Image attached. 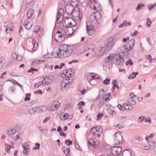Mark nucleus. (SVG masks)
<instances>
[{
  "mask_svg": "<svg viewBox=\"0 0 156 156\" xmlns=\"http://www.w3.org/2000/svg\"><path fill=\"white\" fill-rule=\"evenodd\" d=\"M70 15L78 21L81 20L82 16L80 12L79 9L77 7L75 8V9Z\"/></svg>",
  "mask_w": 156,
  "mask_h": 156,
  "instance_id": "1a4fd4ad",
  "label": "nucleus"
},
{
  "mask_svg": "<svg viewBox=\"0 0 156 156\" xmlns=\"http://www.w3.org/2000/svg\"><path fill=\"white\" fill-rule=\"evenodd\" d=\"M34 10L32 9H30L29 10L28 12H27V17L28 18H30L34 14Z\"/></svg>",
  "mask_w": 156,
  "mask_h": 156,
  "instance_id": "7c9ffc66",
  "label": "nucleus"
},
{
  "mask_svg": "<svg viewBox=\"0 0 156 156\" xmlns=\"http://www.w3.org/2000/svg\"><path fill=\"white\" fill-rule=\"evenodd\" d=\"M18 56V55L15 52L13 53L12 54V58L14 60H16L17 57Z\"/></svg>",
  "mask_w": 156,
  "mask_h": 156,
  "instance_id": "bf43d9fd",
  "label": "nucleus"
},
{
  "mask_svg": "<svg viewBox=\"0 0 156 156\" xmlns=\"http://www.w3.org/2000/svg\"><path fill=\"white\" fill-rule=\"evenodd\" d=\"M128 102L129 104L132 105H134L135 104V101L132 98H129L128 99Z\"/></svg>",
  "mask_w": 156,
  "mask_h": 156,
  "instance_id": "a19ab883",
  "label": "nucleus"
},
{
  "mask_svg": "<svg viewBox=\"0 0 156 156\" xmlns=\"http://www.w3.org/2000/svg\"><path fill=\"white\" fill-rule=\"evenodd\" d=\"M60 103L58 101H54L51 103L50 106L47 108V109L51 112L54 111L57 109Z\"/></svg>",
  "mask_w": 156,
  "mask_h": 156,
  "instance_id": "f8f14e48",
  "label": "nucleus"
},
{
  "mask_svg": "<svg viewBox=\"0 0 156 156\" xmlns=\"http://www.w3.org/2000/svg\"><path fill=\"white\" fill-rule=\"evenodd\" d=\"M138 74V73L137 72H133L132 73L131 75H129L128 76V78L129 79H133L134 78L136 77V76Z\"/></svg>",
  "mask_w": 156,
  "mask_h": 156,
  "instance_id": "2f4dec72",
  "label": "nucleus"
},
{
  "mask_svg": "<svg viewBox=\"0 0 156 156\" xmlns=\"http://www.w3.org/2000/svg\"><path fill=\"white\" fill-rule=\"evenodd\" d=\"M131 152L129 150H125L123 151L122 155L123 156H131Z\"/></svg>",
  "mask_w": 156,
  "mask_h": 156,
  "instance_id": "cd10ccee",
  "label": "nucleus"
},
{
  "mask_svg": "<svg viewBox=\"0 0 156 156\" xmlns=\"http://www.w3.org/2000/svg\"><path fill=\"white\" fill-rule=\"evenodd\" d=\"M155 141L154 140H151L148 142V143L150 147H154L155 146Z\"/></svg>",
  "mask_w": 156,
  "mask_h": 156,
  "instance_id": "37998d69",
  "label": "nucleus"
},
{
  "mask_svg": "<svg viewBox=\"0 0 156 156\" xmlns=\"http://www.w3.org/2000/svg\"><path fill=\"white\" fill-rule=\"evenodd\" d=\"M76 24V23L74 21V23L73 22H72V23H69L68 24V26L67 27V32L66 35H70L75 31V28ZM76 28V27L75 28Z\"/></svg>",
  "mask_w": 156,
  "mask_h": 156,
  "instance_id": "9b49d317",
  "label": "nucleus"
},
{
  "mask_svg": "<svg viewBox=\"0 0 156 156\" xmlns=\"http://www.w3.org/2000/svg\"><path fill=\"white\" fill-rule=\"evenodd\" d=\"M43 81L45 85H48L51 82L52 78L51 77L46 76L44 78Z\"/></svg>",
  "mask_w": 156,
  "mask_h": 156,
  "instance_id": "412c9836",
  "label": "nucleus"
},
{
  "mask_svg": "<svg viewBox=\"0 0 156 156\" xmlns=\"http://www.w3.org/2000/svg\"><path fill=\"white\" fill-rule=\"evenodd\" d=\"M43 62V60H37L33 61L31 63V66H35L37 64L41 63Z\"/></svg>",
  "mask_w": 156,
  "mask_h": 156,
  "instance_id": "c756f323",
  "label": "nucleus"
},
{
  "mask_svg": "<svg viewBox=\"0 0 156 156\" xmlns=\"http://www.w3.org/2000/svg\"><path fill=\"white\" fill-rule=\"evenodd\" d=\"M145 6V5L144 4L140 3L138 4L136 8V10L137 11H139L140 9H142V7H144Z\"/></svg>",
  "mask_w": 156,
  "mask_h": 156,
  "instance_id": "4c0bfd02",
  "label": "nucleus"
},
{
  "mask_svg": "<svg viewBox=\"0 0 156 156\" xmlns=\"http://www.w3.org/2000/svg\"><path fill=\"white\" fill-rule=\"evenodd\" d=\"M134 44L135 41L133 39L129 41L127 43L124 45L123 49L121 51L122 56L124 57H126L129 55L130 51L133 48Z\"/></svg>",
  "mask_w": 156,
  "mask_h": 156,
  "instance_id": "7ed1b4c3",
  "label": "nucleus"
},
{
  "mask_svg": "<svg viewBox=\"0 0 156 156\" xmlns=\"http://www.w3.org/2000/svg\"><path fill=\"white\" fill-rule=\"evenodd\" d=\"M16 130L14 128H12L10 130H8L6 132V133L9 135L11 137H12V135L16 133Z\"/></svg>",
  "mask_w": 156,
  "mask_h": 156,
  "instance_id": "4be33fe9",
  "label": "nucleus"
},
{
  "mask_svg": "<svg viewBox=\"0 0 156 156\" xmlns=\"http://www.w3.org/2000/svg\"><path fill=\"white\" fill-rule=\"evenodd\" d=\"M32 25V23L30 22L29 19L26 20L24 22V25L25 28L27 29H30L31 28Z\"/></svg>",
  "mask_w": 156,
  "mask_h": 156,
  "instance_id": "aec40b11",
  "label": "nucleus"
},
{
  "mask_svg": "<svg viewBox=\"0 0 156 156\" xmlns=\"http://www.w3.org/2000/svg\"><path fill=\"white\" fill-rule=\"evenodd\" d=\"M34 32L36 33H37L38 32L41 31L43 30V28L38 26H36L34 27Z\"/></svg>",
  "mask_w": 156,
  "mask_h": 156,
  "instance_id": "a878e982",
  "label": "nucleus"
},
{
  "mask_svg": "<svg viewBox=\"0 0 156 156\" xmlns=\"http://www.w3.org/2000/svg\"><path fill=\"white\" fill-rule=\"evenodd\" d=\"M9 94H12L16 91L15 87H9L8 89Z\"/></svg>",
  "mask_w": 156,
  "mask_h": 156,
  "instance_id": "72a5a7b5",
  "label": "nucleus"
},
{
  "mask_svg": "<svg viewBox=\"0 0 156 156\" xmlns=\"http://www.w3.org/2000/svg\"><path fill=\"white\" fill-rule=\"evenodd\" d=\"M72 52L70 46L65 44H61L59 46V50L56 52L57 56L59 58H64L69 56Z\"/></svg>",
  "mask_w": 156,
  "mask_h": 156,
  "instance_id": "f257e3e1",
  "label": "nucleus"
},
{
  "mask_svg": "<svg viewBox=\"0 0 156 156\" xmlns=\"http://www.w3.org/2000/svg\"><path fill=\"white\" fill-rule=\"evenodd\" d=\"M75 9V8L74 7L73 5H67L65 6L66 11L70 15L71 14Z\"/></svg>",
  "mask_w": 156,
  "mask_h": 156,
  "instance_id": "dca6fc26",
  "label": "nucleus"
},
{
  "mask_svg": "<svg viewBox=\"0 0 156 156\" xmlns=\"http://www.w3.org/2000/svg\"><path fill=\"white\" fill-rule=\"evenodd\" d=\"M93 79H100V76L97 74H95L94 73H93Z\"/></svg>",
  "mask_w": 156,
  "mask_h": 156,
  "instance_id": "e2e57ef3",
  "label": "nucleus"
},
{
  "mask_svg": "<svg viewBox=\"0 0 156 156\" xmlns=\"http://www.w3.org/2000/svg\"><path fill=\"white\" fill-rule=\"evenodd\" d=\"M5 59L3 57H0V69H1L3 65L5 63Z\"/></svg>",
  "mask_w": 156,
  "mask_h": 156,
  "instance_id": "bb28decb",
  "label": "nucleus"
},
{
  "mask_svg": "<svg viewBox=\"0 0 156 156\" xmlns=\"http://www.w3.org/2000/svg\"><path fill=\"white\" fill-rule=\"evenodd\" d=\"M34 94H38L39 93H40L41 94H42V91L41 90H36L34 92Z\"/></svg>",
  "mask_w": 156,
  "mask_h": 156,
  "instance_id": "338daca9",
  "label": "nucleus"
},
{
  "mask_svg": "<svg viewBox=\"0 0 156 156\" xmlns=\"http://www.w3.org/2000/svg\"><path fill=\"white\" fill-rule=\"evenodd\" d=\"M35 146L36 147H34L33 149L34 150H38L40 148V145L39 143H36L35 144Z\"/></svg>",
  "mask_w": 156,
  "mask_h": 156,
  "instance_id": "4d7b16f0",
  "label": "nucleus"
},
{
  "mask_svg": "<svg viewBox=\"0 0 156 156\" xmlns=\"http://www.w3.org/2000/svg\"><path fill=\"white\" fill-rule=\"evenodd\" d=\"M65 143L67 146H69L70 145L72 144V142L71 140L67 139L65 140Z\"/></svg>",
  "mask_w": 156,
  "mask_h": 156,
  "instance_id": "a18cd8bd",
  "label": "nucleus"
},
{
  "mask_svg": "<svg viewBox=\"0 0 156 156\" xmlns=\"http://www.w3.org/2000/svg\"><path fill=\"white\" fill-rule=\"evenodd\" d=\"M45 86L43 81H41L35 84V87L36 88H41Z\"/></svg>",
  "mask_w": 156,
  "mask_h": 156,
  "instance_id": "393cba45",
  "label": "nucleus"
},
{
  "mask_svg": "<svg viewBox=\"0 0 156 156\" xmlns=\"http://www.w3.org/2000/svg\"><path fill=\"white\" fill-rule=\"evenodd\" d=\"M29 144L27 143H25L22 144V147L23 148V153L25 155H28L29 154V149L28 147Z\"/></svg>",
  "mask_w": 156,
  "mask_h": 156,
  "instance_id": "f3484780",
  "label": "nucleus"
},
{
  "mask_svg": "<svg viewBox=\"0 0 156 156\" xmlns=\"http://www.w3.org/2000/svg\"><path fill=\"white\" fill-rule=\"evenodd\" d=\"M108 112L110 115H114L115 114V111L113 109H109Z\"/></svg>",
  "mask_w": 156,
  "mask_h": 156,
  "instance_id": "09e8293b",
  "label": "nucleus"
},
{
  "mask_svg": "<svg viewBox=\"0 0 156 156\" xmlns=\"http://www.w3.org/2000/svg\"><path fill=\"white\" fill-rule=\"evenodd\" d=\"M109 96H111V94L109 95V94L108 95L107 94L105 95V96L103 97V99L105 101H109Z\"/></svg>",
  "mask_w": 156,
  "mask_h": 156,
  "instance_id": "6e6d98bb",
  "label": "nucleus"
},
{
  "mask_svg": "<svg viewBox=\"0 0 156 156\" xmlns=\"http://www.w3.org/2000/svg\"><path fill=\"white\" fill-rule=\"evenodd\" d=\"M114 56H112L110 55L108 56L106 58L105 60V64L104 65H108V64L111 63V61L113 59Z\"/></svg>",
  "mask_w": 156,
  "mask_h": 156,
  "instance_id": "a211bd4d",
  "label": "nucleus"
},
{
  "mask_svg": "<svg viewBox=\"0 0 156 156\" xmlns=\"http://www.w3.org/2000/svg\"><path fill=\"white\" fill-rule=\"evenodd\" d=\"M96 134L98 133H102L103 132V129L99 126L95 127Z\"/></svg>",
  "mask_w": 156,
  "mask_h": 156,
  "instance_id": "473e14b6",
  "label": "nucleus"
},
{
  "mask_svg": "<svg viewBox=\"0 0 156 156\" xmlns=\"http://www.w3.org/2000/svg\"><path fill=\"white\" fill-rule=\"evenodd\" d=\"M38 71V70L37 69L33 68H31L30 69L28 70L27 72L29 73H31L33 74L34 73V71Z\"/></svg>",
  "mask_w": 156,
  "mask_h": 156,
  "instance_id": "c03bdc74",
  "label": "nucleus"
},
{
  "mask_svg": "<svg viewBox=\"0 0 156 156\" xmlns=\"http://www.w3.org/2000/svg\"><path fill=\"white\" fill-rule=\"evenodd\" d=\"M64 14V10L63 9L60 8L59 9L57 16V22L58 23H60L62 21L64 22L66 27L67 28L69 23H72V22L74 23V21L71 17L66 18L65 20L63 21V16Z\"/></svg>",
  "mask_w": 156,
  "mask_h": 156,
  "instance_id": "f03ea898",
  "label": "nucleus"
},
{
  "mask_svg": "<svg viewBox=\"0 0 156 156\" xmlns=\"http://www.w3.org/2000/svg\"><path fill=\"white\" fill-rule=\"evenodd\" d=\"M85 2L82 3L83 5H85L86 6H88L89 5L90 8L95 11H99L101 9L100 5L94 0H86Z\"/></svg>",
  "mask_w": 156,
  "mask_h": 156,
  "instance_id": "20e7f679",
  "label": "nucleus"
},
{
  "mask_svg": "<svg viewBox=\"0 0 156 156\" xmlns=\"http://www.w3.org/2000/svg\"><path fill=\"white\" fill-rule=\"evenodd\" d=\"M85 105V104L84 102L83 101H80L78 104L79 106L81 105L82 106H84Z\"/></svg>",
  "mask_w": 156,
  "mask_h": 156,
  "instance_id": "774afa93",
  "label": "nucleus"
},
{
  "mask_svg": "<svg viewBox=\"0 0 156 156\" xmlns=\"http://www.w3.org/2000/svg\"><path fill=\"white\" fill-rule=\"evenodd\" d=\"M66 34L67 32L62 29H59L54 35L55 41L59 42H62L64 40V34L66 35Z\"/></svg>",
  "mask_w": 156,
  "mask_h": 156,
  "instance_id": "423d86ee",
  "label": "nucleus"
},
{
  "mask_svg": "<svg viewBox=\"0 0 156 156\" xmlns=\"http://www.w3.org/2000/svg\"><path fill=\"white\" fill-rule=\"evenodd\" d=\"M110 83V79L109 78H108L105 80L103 82V83L105 85H108Z\"/></svg>",
  "mask_w": 156,
  "mask_h": 156,
  "instance_id": "58836bf2",
  "label": "nucleus"
},
{
  "mask_svg": "<svg viewBox=\"0 0 156 156\" xmlns=\"http://www.w3.org/2000/svg\"><path fill=\"white\" fill-rule=\"evenodd\" d=\"M130 39L129 37H127L126 38L123 37L122 38V40L123 42L124 43L126 42L127 40H129Z\"/></svg>",
  "mask_w": 156,
  "mask_h": 156,
  "instance_id": "13d9d810",
  "label": "nucleus"
},
{
  "mask_svg": "<svg viewBox=\"0 0 156 156\" xmlns=\"http://www.w3.org/2000/svg\"><path fill=\"white\" fill-rule=\"evenodd\" d=\"M121 148L119 147H113L111 148V152L113 155H118L121 154Z\"/></svg>",
  "mask_w": 156,
  "mask_h": 156,
  "instance_id": "2eb2a0df",
  "label": "nucleus"
},
{
  "mask_svg": "<svg viewBox=\"0 0 156 156\" xmlns=\"http://www.w3.org/2000/svg\"><path fill=\"white\" fill-rule=\"evenodd\" d=\"M11 148V147L10 145H8L7 144H5V150L6 152L8 154L10 153V150Z\"/></svg>",
  "mask_w": 156,
  "mask_h": 156,
  "instance_id": "c9c22d12",
  "label": "nucleus"
},
{
  "mask_svg": "<svg viewBox=\"0 0 156 156\" xmlns=\"http://www.w3.org/2000/svg\"><path fill=\"white\" fill-rule=\"evenodd\" d=\"M39 109V108L38 107L32 108L29 109V112L30 114H32L37 112Z\"/></svg>",
  "mask_w": 156,
  "mask_h": 156,
  "instance_id": "b1692460",
  "label": "nucleus"
},
{
  "mask_svg": "<svg viewBox=\"0 0 156 156\" xmlns=\"http://www.w3.org/2000/svg\"><path fill=\"white\" fill-rule=\"evenodd\" d=\"M146 58L148 60H150V62H152V59L151 58V56L150 55H149L146 56Z\"/></svg>",
  "mask_w": 156,
  "mask_h": 156,
  "instance_id": "0e129e2a",
  "label": "nucleus"
},
{
  "mask_svg": "<svg viewBox=\"0 0 156 156\" xmlns=\"http://www.w3.org/2000/svg\"><path fill=\"white\" fill-rule=\"evenodd\" d=\"M113 62L116 65L122 66L124 64L125 61L121 55L117 54L114 56Z\"/></svg>",
  "mask_w": 156,
  "mask_h": 156,
  "instance_id": "0eeeda50",
  "label": "nucleus"
},
{
  "mask_svg": "<svg viewBox=\"0 0 156 156\" xmlns=\"http://www.w3.org/2000/svg\"><path fill=\"white\" fill-rule=\"evenodd\" d=\"M101 18V14L98 12L94 13L93 14L91 15L90 16V19L93 20H95L96 22L98 23H100Z\"/></svg>",
  "mask_w": 156,
  "mask_h": 156,
  "instance_id": "4468645a",
  "label": "nucleus"
},
{
  "mask_svg": "<svg viewBox=\"0 0 156 156\" xmlns=\"http://www.w3.org/2000/svg\"><path fill=\"white\" fill-rule=\"evenodd\" d=\"M93 139L90 138H89L88 139V142L89 145L93 146Z\"/></svg>",
  "mask_w": 156,
  "mask_h": 156,
  "instance_id": "603ef678",
  "label": "nucleus"
},
{
  "mask_svg": "<svg viewBox=\"0 0 156 156\" xmlns=\"http://www.w3.org/2000/svg\"><path fill=\"white\" fill-rule=\"evenodd\" d=\"M6 26L7 28L6 29V32L7 33H9L10 30H12L13 27V26L12 25V23H9L7 24V23H5V26Z\"/></svg>",
  "mask_w": 156,
  "mask_h": 156,
  "instance_id": "6ab92c4d",
  "label": "nucleus"
},
{
  "mask_svg": "<svg viewBox=\"0 0 156 156\" xmlns=\"http://www.w3.org/2000/svg\"><path fill=\"white\" fill-rule=\"evenodd\" d=\"M124 109L126 110H131L133 108L132 106L130 105L126 104H124Z\"/></svg>",
  "mask_w": 156,
  "mask_h": 156,
  "instance_id": "e433bc0d",
  "label": "nucleus"
},
{
  "mask_svg": "<svg viewBox=\"0 0 156 156\" xmlns=\"http://www.w3.org/2000/svg\"><path fill=\"white\" fill-rule=\"evenodd\" d=\"M100 51V55H101L103 54L104 52L105 51V48L104 47H101L100 48H99Z\"/></svg>",
  "mask_w": 156,
  "mask_h": 156,
  "instance_id": "3c124183",
  "label": "nucleus"
},
{
  "mask_svg": "<svg viewBox=\"0 0 156 156\" xmlns=\"http://www.w3.org/2000/svg\"><path fill=\"white\" fill-rule=\"evenodd\" d=\"M74 71L71 69H69L64 71L61 76L65 79L74 81Z\"/></svg>",
  "mask_w": 156,
  "mask_h": 156,
  "instance_id": "39448f33",
  "label": "nucleus"
},
{
  "mask_svg": "<svg viewBox=\"0 0 156 156\" xmlns=\"http://www.w3.org/2000/svg\"><path fill=\"white\" fill-rule=\"evenodd\" d=\"M62 150L66 155L67 156H69V153L70 152V149L69 147L66 149L65 147H63L62 148Z\"/></svg>",
  "mask_w": 156,
  "mask_h": 156,
  "instance_id": "c85d7f7f",
  "label": "nucleus"
},
{
  "mask_svg": "<svg viewBox=\"0 0 156 156\" xmlns=\"http://www.w3.org/2000/svg\"><path fill=\"white\" fill-rule=\"evenodd\" d=\"M93 73H88L86 75L87 79L89 82H90L93 79Z\"/></svg>",
  "mask_w": 156,
  "mask_h": 156,
  "instance_id": "5701e85b",
  "label": "nucleus"
},
{
  "mask_svg": "<svg viewBox=\"0 0 156 156\" xmlns=\"http://www.w3.org/2000/svg\"><path fill=\"white\" fill-rule=\"evenodd\" d=\"M93 146L94 147H96L99 144L98 141L96 139H93Z\"/></svg>",
  "mask_w": 156,
  "mask_h": 156,
  "instance_id": "49530a36",
  "label": "nucleus"
},
{
  "mask_svg": "<svg viewBox=\"0 0 156 156\" xmlns=\"http://www.w3.org/2000/svg\"><path fill=\"white\" fill-rule=\"evenodd\" d=\"M145 118L144 116H140L139 118L138 122H141L145 120Z\"/></svg>",
  "mask_w": 156,
  "mask_h": 156,
  "instance_id": "8fccbe9b",
  "label": "nucleus"
},
{
  "mask_svg": "<svg viewBox=\"0 0 156 156\" xmlns=\"http://www.w3.org/2000/svg\"><path fill=\"white\" fill-rule=\"evenodd\" d=\"M114 142L116 144L122 143V137L120 133L117 132L115 133L114 136Z\"/></svg>",
  "mask_w": 156,
  "mask_h": 156,
  "instance_id": "ddd939ff",
  "label": "nucleus"
},
{
  "mask_svg": "<svg viewBox=\"0 0 156 156\" xmlns=\"http://www.w3.org/2000/svg\"><path fill=\"white\" fill-rule=\"evenodd\" d=\"M133 64V63L132 62V60L131 59H129L126 62L125 65L127 66L128 65H132Z\"/></svg>",
  "mask_w": 156,
  "mask_h": 156,
  "instance_id": "79ce46f5",
  "label": "nucleus"
},
{
  "mask_svg": "<svg viewBox=\"0 0 156 156\" xmlns=\"http://www.w3.org/2000/svg\"><path fill=\"white\" fill-rule=\"evenodd\" d=\"M37 129L41 131L42 134L44 135H45L46 134L47 130V129H41V127L40 126H38L37 127Z\"/></svg>",
  "mask_w": 156,
  "mask_h": 156,
  "instance_id": "f704fd0d",
  "label": "nucleus"
},
{
  "mask_svg": "<svg viewBox=\"0 0 156 156\" xmlns=\"http://www.w3.org/2000/svg\"><path fill=\"white\" fill-rule=\"evenodd\" d=\"M103 113H99L97 115V117L99 119H100L103 116Z\"/></svg>",
  "mask_w": 156,
  "mask_h": 156,
  "instance_id": "052dcab7",
  "label": "nucleus"
},
{
  "mask_svg": "<svg viewBox=\"0 0 156 156\" xmlns=\"http://www.w3.org/2000/svg\"><path fill=\"white\" fill-rule=\"evenodd\" d=\"M23 57L22 56L20 55H18V56L17 58V59L16 60H17L18 61H20L23 59Z\"/></svg>",
  "mask_w": 156,
  "mask_h": 156,
  "instance_id": "69168bd1",
  "label": "nucleus"
},
{
  "mask_svg": "<svg viewBox=\"0 0 156 156\" xmlns=\"http://www.w3.org/2000/svg\"><path fill=\"white\" fill-rule=\"evenodd\" d=\"M91 133L93 135H96V128L95 127H94L92 128L90 130Z\"/></svg>",
  "mask_w": 156,
  "mask_h": 156,
  "instance_id": "de8ad7c7",
  "label": "nucleus"
},
{
  "mask_svg": "<svg viewBox=\"0 0 156 156\" xmlns=\"http://www.w3.org/2000/svg\"><path fill=\"white\" fill-rule=\"evenodd\" d=\"M32 42L33 43V44L34 45V46L32 49V50L33 51H35L37 49V48L38 47V44H35V41L34 39L32 40Z\"/></svg>",
  "mask_w": 156,
  "mask_h": 156,
  "instance_id": "ea45409f",
  "label": "nucleus"
},
{
  "mask_svg": "<svg viewBox=\"0 0 156 156\" xmlns=\"http://www.w3.org/2000/svg\"><path fill=\"white\" fill-rule=\"evenodd\" d=\"M73 81L66 79H64L62 82L60 87L61 90H66L73 83Z\"/></svg>",
  "mask_w": 156,
  "mask_h": 156,
  "instance_id": "6e6552de",
  "label": "nucleus"
},
{
  "mask_svg": "<svg viewBox=\"0 0 156 156\" xmlns=\"http://www.w3.org/2000/svg\"><path fill=\"white\" fill-rule=\"evenodd\" d=\"M69 114L67 113H66L63 115V117L65 120L67 119H68Z\"/></svg>",
  "mask_w": 156,
  "mask_h": 156,
  "instance_id": "680f3d73",
  "label": "nucleus"
},
{
  "mask_svg": "<svg viewBox=\"0 0 156 156\" xmlns=\"http://www.w3.org/2000/svg\"><path fill=\"white\" fill-rule=\"evenodd\" d=\"M150 5H148L147 7L149 10H151L152 9H153L155 6H156V3L154 4L153 5L150 6Z\"/></svg>",
  "mask_w": 156,
  "mask_h": 156,
  "instance_id": "5fc2aeb1",
  "label": "nucleus"
},
{
  "mask_svg": "<svg viewBox=\"0 0 156 156\" xmlns=\"http://www.w3.org/2000/svg\"><path fill=\"white\" fill-rule=\"evenodd\" d=\"M87 32L89 36H92L95 32L94 27L90 22H87Z\"/></svg>",
  "mask_w": 156,
  "mask_h": 156,
  "instance_id": "9d476101",
  "label": "nucleus"
},
{
  "mask_svg": "<svg viewBox=\"0 0 156 156\" xmlns=\"http://www.w3.org/2000/svg\"><path fill=\"white\" fill-rule=\"evenodd\" d=\"M64 66V63H61L60 64V66H58L57 65H56L55 66L54 68L55 69H57L58 68H59L60 69H61L63 66Z\"/></svg>",
  "mask_w": 156,
  "mask_h": 156,
  "instance_id": "864d4df0",
  "label": "nucleus"
}]
</instances>
